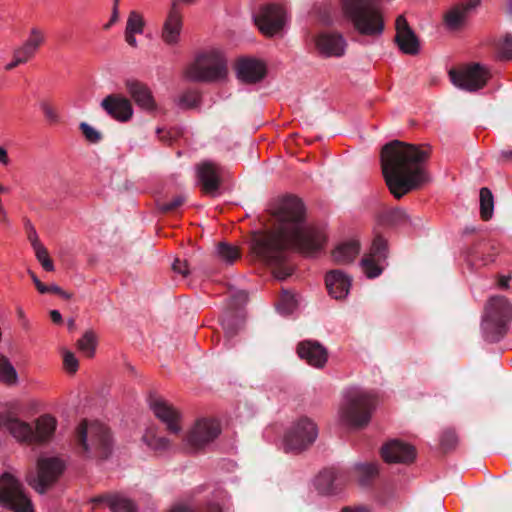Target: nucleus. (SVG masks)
<instances>
[{"instance_id": "f257e3e1", "label": "nucleus", "mask_w": 512, "mask_h": 512, "mask_svg": "<svg viewBox=\"0 0 512 512\" xmlns=\"http://www.w3.org/2000/svg\"><path fill=\"white\" fill-rule=\"evenodd\" d=\"M304 212V205L300 199H283L274 212L279 221V229L254 240L253 250L256 255L267 264L277 265L284 260V251L289 246L306 254L320 249L326 240L325 232L307 225L304 221Z\"/></svg>"}, {"instance_id": "f03ea898", "label": "nucleus", "mask_w": 512, "mask_h": 512, "mask_svg": "<svg viewBox=\"0 0 512 512\" xmlns=\"http://www.w3.org/2000/svg\"><path fill=\"white\" fill-rule=\"evenodd\" d=\"M429 150L394 140L381 151L382 173L390 192L399 199L428 180L423 164Z\"/></svg>"}, {"instance_id": "7ed1b4c3", "label": "nucleus", "mask_w": 512, "mask_h": 512, "mask_svg": "<svg viewBox=\"0 0 512 512\" xmlns=\"http://www.w3.org/2000/svg\"><path fill=\"white\" fill-rule=\"evenodd\" d=\"M341 12L361 35L380 37L385 29L382 5L379 0H341Z\"/></svg>"}, {"instance_id": "20e7f679", "label": "nucleus", "mask_w": 512, "mask_h": 512, "mask_svg": "<svg viewBox=\"0 0 512 512\" xmlns=\"http://www.w3.org/2000/svg\"><path fill=\"white\" fill-rule=\"evenodd\" d=\"M113 439L108 427L83 420L75 430L74 448L86 459L106 460L113 452Z\"/></svg>"}, {"instance_id": "39448f33", "label": "nucleus", "mask_w": 512, "mask_h": 512, "mask_svg": "<svg viewBox=\"0 0 512 512\" xmlns=\"http://www.w3.org/2000/svg\"><path fill=\"white\" fill-rule=\"evenodd\" d=\"M56 424V419L50 415L39 417L33 427L11 413H0V428L9 432L18 441L29 444L49 441L55 432Z\"/></svg>"}, {"instance_id": "423d86ee", "label": "nucleus", "mask_w": 512, "mask_h": 512, "mask_svg": "<svg viewBox=\"0 0 512 512\" xmlns=\"http://www.w3.org/2000/svg\"><path fill=\"white\" fill-rule=\"evenodd\" d=\"M227 60L219 49H211L199 54L186 66L184 76L195 82H213L223 80L227 76Z\"/></svg>"}, {"instance_id": "0eeeda50", "label": "nucleus", "mask_w": 512, "mask_h": 512, "mask_svg": "<svg viewBox=\"0 0 512 512\" xmlns=\"http://www.w3.org/2000/svg\"><path fill=\"white\" fill-rule=\"evenodd\" d=\"M377 404L374 395L364 391H352L341 407V417L350 426L355 428L365 427Z\"/></svg>"}, {"instance_id": "6e6552de", "label": "nucleus", "mask_w": 512, "mask_h": 512, "mask_svg": "<svg viewBox=\"0 0 512 512\" xmlns=\"http://www.w3.org/2000/svg\"><path fill=\"white\" fill-rule=\"evenodd\" d=\"M65 468V462L58 457L39 458L36 473L30 472L26 480L36 492L44 494L58 481Z\"/></svg>"}, {"instance_id": "1a4fd4ad", "label": "nucleus", "mask_w": 512, "mask_h": 512, "mask_svg": "<svg viewBox=\"0 0 512 512\" xmlns=\"http://www.w3.org/2000/svg\"><path fill=\"white\" fill-rule=\"evenodd\" d=\"M0 506L14 512H34L32 502L26 495L22 483L8 472L0 476Z\"/></svg>"}, {"instance_id": "9d476101", "label": "nucleus", "mask_w": 512, "mask_h": 512, "mask_svg": "<svg viewBox=\"0 0 512 512\" xmlns=\"http://www.w3.org/2000/svg\"><path fill=\"white\" fill-rule=\"evenodd\" d=\"M448 74L450 81L455 87L468 92L482 89L489 79L488 70L480 64H471L451 69Z\"/></svg>"}, {"instance_id": "9b49d317", "label": "nucleus", "mask_w": 512, "mask_h": 512, "mask_svg": "<svg viewBox=\"0 0 512 512\" xmlns=\"http://www.w3.org/2000/svg\"><path fill=\"white\" fill-rule=\"evenodd\" d=\"M288 21L289 17L286 10L277 4L263 6L258 14L254 16V22L259 31L267 37L281 34Z\"/></svg>"}, {"instance_id": "f8f14e48", "label": "nucleus", "mask_w": 512, "mask_h": 512, "mask_svg": "<svg viewBox=\"0 0 512 512\" xmlns=\"http://www.w3.org/2000/svg\"><path fill=\"white\" fill-rule=\"evenodd\" d=\"M317 435L316 425L308 418H301L286 433L285 449L295 453L301 452L314 443Z\"/></svg>"}, {"instance_id": "ddd939ff", "label": "nucleus", "mask_w": 512, "mask_h": 512, "mask_svg": "<svg viewBox=\"0 0 512 512\" xmlns=\"http://www.w3.org/2000/svg\"><path fill=\"white\" fill-rule=\"evenodd\" d=\"M220 432L221 428L216 420L204 418L194 424L184 441L191 450L198 451L213 442Z\"/></svg>"}, {"instance_id": "4468645a", "label": "nucleus", "mask_w": 512, "mask_h": 512, "mask_svg": "<svg viewBox=\"0 0 512 512\" xmlns=\"http://www.w3.org/2000/svg\"><path fill=\"white\" fill-rule=\"evenodd\" d=\"M182 29L183 16L179 8V0H173L163 22L161 40L168 46H177L181 40Z\"/></svg>"}, {"instance_id": "2eb2a0df", "label": "nucleus", "mask_w": 512, "mask_h": 512, "mask_svg": "<svg viewBox=\"0 0 512 512\" xmlns=\"http://www.w3.org/2000/svg\"><path fill=\"white\" fill-rule=\"evenodd\" d=\"M315 48L325 58H340L345 55L347 41L341 33L324 31L314 37Z\"/></svg>"}, {"instance_id": "dca6fc26", "label": "nucleus", "mask_w": 512, "mask_h": 512, "mask_svg": "<svg viewBox=\"0 0 512 512\" xmlns=\"http://www.w3.org/2000/svg\"><path fill=\"white\" fill-rule=\"evenodd\" d=\"M395 31V42L402 53L417 55L420 52V41L404 15L396 18Z\"/></svg>"}, {"instance_id": "f3484780", "label": "nucleus", "mask_w": 512, "mask_h": 512, "mask_svg": "<svg viewBox=\"0 0 512 512\" xmlns=\"http://www.w3.org/2000/svg\"><path fill=\"white\" fill-rule=\"evenodd\" d=\"M345 472L336 468L321 471L315 479V487L324 495L338 494L347 483Z\"/></svg>"}, {"instance_id": "a211bd4d", "label": "nucleus", "mask_w": 512, "mask_h": 512, "mask_svg": "<svg viewBox=\"0 0 512 512\" xmlns=\"http://www.w3.org/2000/svg\"><path fill=\"white\" fill-rule=\"evenodd\" d=\"M100 106L110 117L119 122L129 121L134 114L132 103L121 94L107 95L101 101Z\"/></svg>"}, {"instance_id": "6ab92c4d", "label": "nucleus", "mask_w": 512, "mask_h": 512, "mask_svg": "<svg viewBox=\"0 0 512 512\" xmlns=\"http://www.w3.org/2000/svg\"><path fill=\"white\" fill-rule=\"evenodd\" d=\"M149 405L155 416L166 424L169 433L177 435L181 431V427L178 424V412L165 400L160 397L150 395Z\"/></svg>"}, {"instance_id": "aec40b11", "label": "nucleus", "mask_w": 512, "mask_h": 512, "mask_svg": "<svg viewBox=\"0 0 512 512\" xmlns=\"http://www.w3.org/2000/svg\"><path fill=\"white\" fill-rule=\"evenodd\" d=\"M383 459L388 463H411L416 457V450L400 440H391L381 449Z\"/></svg>"}, {"instance_id": "412c9836", "label": "nucleus", "mask_w": 512, "mask_h": 512, "mask_svg": "<svg viewBox=\"0 0 512 512\" xmlns=\"http://www.w3.org/2000/svg\"><path fill=\"white\" fill-rule=\"evenodd\" d=\"M223 169L213 161H203L196 167V174L202 188L207 193L218 190L221 183Z\"/></svg>"}, {"instance_id": "4be33fe9", "label": "nucleus", "mask_w": 512, "mask_h": 512, "mask_svg": "<svg viewBox=\"0 0 512 512\" xmlns=\"http://www.w3.org/2000/svg\"><path fill=\"white\" fill-rule=\"evenodd\" d=\"M125 87L139 108L147 112H154L157 109L153 94L146 84L135 79H128L125 82Z\"/></svg>"}, {"instance_id": "5701e85b", "label": "nucleus", "mask_w": 512, "mask_h": 512, "mask_svg": "<svg viewBox=\"0 0 512 512\" xmlns=\"http://www.w3.org/2000/svg\"><path fill=\"white\" fill-rule=\"evenodd\" d=\"M237 77L245 83H256L266 74V65L256 58H241L237 63Z\"/></svg>"}, {"instance_id": "b1692460", "label": "nucleus", "mask_w": 512, "mask_h": 512, "mask_svg": "<svg viewBox=\"0 0 512 512\" xmlns=\"http://www.w3.org/2000/svg\"><path fill=\"white\" fill-rule=\"evenodd\" d=\"M297 353L301 359L316 368H322L327 362L326 349L316 341L305 340L298 344Z\"/></svg>"}, {"instance_id": "393cba45", "label": "nucleus", "mask_w": 512, "mask_h": 512, "mask_svg": "<svg viewBox=\"0 0 512 512\" xmlns=\"http://www.w3.org/2000/svg\"><path fill=\"white\" fill-rule=\"evenodd\" d=\"M325 283L333 298L344 299L349 294L352 279L341 270H333L326 274Z\"/></svg>"}, {"instance_id": "a878e982", "label": "nucleus", "mask_w": 512, "mask_h": 512, "mask_svg": "<svg viewBox=\"0 0 512 512\" xmlns=\"http://www.w3.org/2000/svg\"><path fill=\"white\" fill-rule=\"evenodd\" d=\"M485 311L491 320H509L512 318V304L502 296L490 298Z\"/></svg>"}, {"instance_id": "bb28decb", "label": "nucleus", "mask_w": 512, "mask_h": 512, "mask_svg": "<svg viewBox=\"0 0 512 512\" xmlns=\"http://www.w3.org/2000/svg\"><path fill=\"white\" fill-rule=\"evenodd\" d=\"M145 20L141 13L131 11L126 21L124 37L126 43L133 48L138 47L136 35H141L144 32Z\"/></svg>"}, {"instance_id": "cd10ccee", "label": "nucleus", "mask_w": 512, "mask_h": 512, "mask_svg": "<svg viewBox=\"0 0 512 512\" xmlns=\"http://www.w3.org/2000/svg\"><path fill=\"white\" fill-rule=\"evenodd\" d=\"M479 4V0H470L467 4H460L450 9L445 16V23L450 30L459 29L466 20L467 13Z\"/></svg>"}, {"instance_id": "c85d7f7f", "label": "nucleus", "mask_w": 512, "mask_h": 512, "mask_svg": "<svg viewBox=\"0 0 512 512\" xmlns=\"http://www.w3.org/2000/svg\"><path fill=\"white\" fill-rule=\"evenodd\" d=\"M360 252V244L352 239L339 243L332 252L333 260L338 264H348L354 261Z\"/></svg>"}, {"instance_id": "c756f323", "label": "nucleus", "mask_w": 512, "mask_h": 512, "mask_svg": "<svg viewBox=\"0 0 512 512\" xmlns=\"http://www.w3.org/2000/svg\"><path fill=\"white\" fill-rule=\"evenodd\" d=\"M94 503H106L112 512H137L134 503L119 494H104L93 499Z\"/></svg>"}, {"instance_id": "7c9ffc66", "label": "nucleus", "mask_w": 512, "mask_h": 512, "mask_svg": "<svg viewBox=\"0 0 512 512\" xmlns=\"http://www.w3.org/2000/svg\"><path fill=\"white\" fill-rule=\"evenodd\" d=\"M384 261V259H379L378 257L369 254L362 258L360 267L367 278L373 279L381 275Z\"/></svg>"}, {"instance_id": "2f4dec72", "label": "nucleus", "mask_w": 512, "mask_h": 512, "mask_svg": "<svg viewBox=\"0 0 512 512\" xmlns=\"http://www.w3.org/2000/svg\"><path fill=\"white\" fill-rule=\"evenodd\" d=\"M481 330L487 341H499L508 330L507 322H481Z\"/></svg>"}, {"instance_id": "473e14b6", "label": "nucleus", "mask_w": 512, "mask_h": 512, "mask_svg": "<svg viewBox=\"0 0 512 512\" xmlns=\"http://www.w3.org/2000/svg\"><path fill=\"white\" fill-rule=\"evenodd\" d=\"M480 215L485 221L489 220L493 216L494 212V197L491 190L487 187L480 189Z\"/></svg>"}, {"instance_id": "72a5a7b5", "label": "nucleus", "mask_w": 512, "mask_h": 512, "mask_svg": "<svg viewBox=\"0 0 512 512\" xmlns=\"http://www.w3.org/2000/svg\"><path fill=\"white\" fill-rule=\"evenodd\" d=\"M355 472L361 486H369L378 475V468L375 464H357Z\"/></svg>"}, {"instance_id": "f704fd0d", "label": "nucleus", "mask_w": 512, "mask_h": 512, "mask_svg": "<svg viewBox=\"0 0 512 512\" xmlns=\"http://www.w3.org/2000/svg\"><path fill=\"white\" fill-rule=\"evenodd\" d=\"M96 345L97 337L92 330L86 331L77 341L78 350L88 358H92L94 356Z\"/></svg>"}, {"instance_id": "c9c22d12", "label": "nucleus", "mask_w": 512, "mask_h": 512, "mask_svg": "<svg viewBox=\"0 0 512 512\" xmlns=\"http://www.w3.org/2000/svg\"><path fill=\"white\" fill-rule=\"evenodd\" d=\"M215 255L219 262L225 265H231L239 258L240 254L236 247L221 243L218 245Z\"/></svg>"}, {"instance_id": "e433bc0d", "label": "nucleus", "mask_w": 512, "mask_h": 512, "mask_svg": "<svg viewBox=\"0 0 512 512\" xmlns=\"http://www.w3.org/2000/svg\"><path fill=\"white\" fill-rule=\"evenodd\" d=\"M0 379L8 385L15 384L18 376L8 358L0 354Z\"/></svg>"}, {"instance_id": "4c0bfd02", "label": "nucleus", "mask_w": 512, "mask_h": 512, "mask_svg": "<svg viewBox=\"0 0 512 512\" xmlns=\"http://www.w3.org/2000/svg\"><path fill=\"white\" fill-rule=\"evenodd\" d=\"M143 439L147 445L156 452H165L172 447L171 441L166 437L157 436L155 434L147 433Z\"/></svg>"}, {"instance_id": "58836bf2", "label": "nucleus", "mask_w": 512, "mask_h": 512, "mask_svg": "<svg viewBox=\"0 0 512 512\" xmlns=\"http://www.w3.org/2000/svg\"><path fill=\"white\" fill-rule=\"evenodd\" d=\"M45 42V33L38 27H33L30 29L28 37L24 41L25 44L33 48L38 52L40 47Z\"/></svg>"}, {"instance_id": "ea45409f", "label": "nucleus", "mask_w": 512, "mask_h": 512, "mask_svg": "<svg viewBox=\"0 0 512 512\" xmlns=\"http://www.w3.org/2000/svg\"><path fill=\"white\" fill-rule=\"evenodd\" d=\"M277 307L282 316L290 315L297 307V299L295 295L285 292Z\"/></svg>"}, {"instance_id": "a19ab883", "label": "nucleus", "mask_w": 512, "mask_h": 512, "mask_svg": "<svg viewBox=\"0 0 512 512\" xmlns=\"http://www.w3.org/2000/svg\"><path fill=\"white\" fill-rule=\"evenodd\" d=\"M37 260L46 271H54V264L49 257L48 251L44 245L33 248Z\"/></svg>"}, {"instance_id": "79ce46f5", "label": "nucleus", "mask_w": 512, "mask_h": 512, "mask_svg": "<svg viewBox=\"0 0 512 512\" xmlns=\"http://www.w3.org/2000/svg\"><path fill=\"white\" fill-rule=\"evenodd\" d=\"M199 103V97L196 92H185L177 99V106L182 109L194 108Z\"/></svg>"}, {"instance_id": "37998d69", "label": "nucleus", "mask_w": 512, "mask_h": 512, "mask_svg": "<svg viewBox=\"0 0 512 512\" xmlns=\"http://www.w3.org/2000/svg\"><path fill=\"white\" fill-rule=\"evenodd\" d=\"M498 54L505 60H512V35H505L499 42Z\"/></svg>"}, {"instance_id": "c03bdc74", "label": "nucleus", "mask_w": 512, "mask_h": 512, "mask_svg": "<svg viewBox=\"0 0 512 512\" xmlns=\"http://www.w3.org/2000/svg\"><path fill=\"white\" fill-rule=\"evenodd\" d=\"M458 438L453 430H445L441 436V447L447 452L454 449L457 445Z\"/></svg>"}, {"instance_id": "a18cd8bd", "label": "nucleus", "mask_w": 512, "mask_h": 512, "mask_svg": "<svg viewBox=\"0 0 512 512\" xmlns=\"http://www.w3.org/2000/svg\"><path fill=\"white\" fill-rule=\"evenodd\" d=\"M37 51L25 44L24 42L18 48L14 50V55L18 56V60L23 62L24 64L30 61L35 55Z\"/></svg>"}, {"instance_id": "49530a36", "label": "nucleus", "mask_w": 512, "mask_h": 512, "mask_svg": "<svg viewBox=\"0 0 512 512\" xmlns=\"http://www.w3.org/2000/svg\"><path fill=\"white\" fill-rule=\"evenodd\" d=\"M386 247H387L386 240L381 237H377L373 241L370 254L378 257L379 259L385 260L386 259Z\"/></svg>"}, {"instance_id": "de8ad7c7", "label": "nucleus", "mask_w": 512, "mask_h": 512, "mask_svg": "<svg viewBox=\"0 0 512 512\" xmlns=\"http://www.w3.org/2000/svg\"><path fill=\"white\" fill-rule=\"evenodd\" d=\"M63 364L64 368L69 373H75L78 369V360L75 357L74 353L70 351H65L63 353Z\"/></svg>"}, {"instance_id": "09e8293b", "label": "nucleus", "mask_w": 512, "mask_h": 512, "mask_svg": "<svg viewBox=\"0 0 512 512\" xmlns=\"http://www.w3.org/2000/svg\"><path fill=\"white\" fill-rule=\"evenodd\" d=\"M80 129L82 130L85 138L92 143L98 142L101 138L100 133L86 122L80 124Z\"/></svg>"}, {"instance_id": "8fccbe9b", "label": "nucleus", "mask_w": 512, "mask_h": 512, "mask_svg": "<svg viewBox=\"0 0 512 512\" xmlns=\"http://www.w3.org/2000/svg\"><path fill=\"white\" fill-rule=\"evenodd\" d=\"M198 309H199L198 304L190 303L188 306L180 308L177 316L179 318L193 319L197 316Z\"/></svg>"}, {"instance_id": "3c124183", "label": "nucleus", "mask_w": 512, "mask_h": 512, "mask_svg": "<svg viewBox=\"0 0 512 512\" xmlns=\"http://www.w3.org/2000/svg\"><path fill=\"white\" fill-rule=\"evenodd\" d=\"M40 107H41V110L43 111L46 119L49 122L56 123L59 121V115L51 105L43 102V103H41Z\"/></svg>"}, {"instance_id": "603ef678", "label": "nucleus", "mask_w": 512, "mask_h": 512, "mask_svg": "<svg viewBox=\"0 0 512 512\" xmlns=\"http://www.w3.org/2000/svg\"><path fill=\"white\" fill-rule=\"evenodd\" d=\"M220 324L226 338L231 339L237 335L239 331L238 322H220Z\"/></svg>"}, {"instance_id": "864d4df0", "label": "nucleus", "mask_w": 512, "mask_h": 512, "mask_svg": "<svg viewBox=\"0 0 512 512\" xmlns=\"http://www.w3.org/2000/svg\"><path fill=\"white\" fill-rule=\"evenodd\" d=\"M185 201V197L183 195H177L172 200L164 202L161 204L160 209L162 211H171L180 205H182Z\"/></svg>"}, {"instance_id": "5fc2aeb1", "label": "nucleus", "mask_w": 512, "mask_h": 512, "mask_svg": "<svg viewBox=\"0 0 512 512\" xmlns=\"http://www.w3.org/2000/svg\"><path fill=\"white\" fill-rule=\"evenodd\" d=\"M172 269L175 273L181 274L186 277L189 275L190 270L186 260L176 259L172 264Z\"/></svg>"}, {"instance_id": "6e6d98bb", "label": "nucleus", "mask_w": 512, "mask_h": 512, "mask_svg": "<svg viewBox=\"0 0 512 512\" xmlns=\"http://www.w3.org/2000/svg\"><path fill=\"white\" fill-rule=\"evenodd\" d=\"M407 220L408 217L403 210H395L389 214V221L394 225L405 223Z\"/></svg>"}, {"instance_id": "4d7b16f0", "label": "nucleus", "mask_w": 512, "mask_h": 512, "mask_svg": "<svg viewBox=\"0 0 512 512\" xmlns=\"http://www.w3.org/2000/svg\"><path fill=\"white\" fill-rule=\"evenodd\" d=\"M28 239H29V241L31 243L32 248H35L37 246L43 245L40 242L38 234H37L35 228L32 225H30V228H29Z\"/></svg>"}, {"instance_id": "13d9d810", "label": "nucleus", "mask_w": 512, "mask_h": 512, "mask_svg": "<svg viewBox=\"0 0 512 512\" xmlns=\"http://www.w3.org/2000/svg\"><path fill=\"white\" fill-rule=\"evenodd\" d=\"M47 289H48V293H56L65 299H69L71 296L69 293L64 291L61 287H59L56 284L47 286Z\"/></svg>"}, {"instance_id": "bf43d9fd", "label": "nucleus", "mask_w": 512, "mask_h": 512, "mask_svg": "<svg viewBox=\"0 0 512 512\" xmlns=\"http://www.w3.org/2000/svg\"><path fill=\"white\" fill-rule=\"evenodd\" d=\"M30 275H31V278L37 288V290L41 293V294H46L48 293V289H47V285H44L38 278L37 276L30 272Z\"/></svg>"}, {"instance_id": "052dcab7", "label": "nucleus", "mask_w": 512, "mask_h": 512, "mask_svg": "<svg viewBox=\"0 0 512 512\" xmlns=\"http://www.w3.org/2000/svg\"><path fill=\"white\" fill-rule=\"evenodd\" d=\"M341 512H371L369 508L366 506H357V507H343Z\"/></svg>"}, {"instance_id": "680f3d73", "label": "nucleus", "mask_w": 512, "mask_h": 512, "mask_svg": "<svg viewBox=\"0 0 512 512\" xmlns=\"http://www.w3.org/2000/svg\"><path fill=\"white\" fill-rule=\"evenodd\" d=\"M21 64H24L23 62H20V60H18V56H15L13 54V59L11 62L7 63L5 65V70L7 71H10L12 69H14L15 67H17L18 65H21Z\"/></svg>"}, {"instance_id": "e2e57ef3", "label": "nucleus", "mask_w": 512, "mask_h": 512, "mask_svg": "<svg viewBox=\"0 0 512 512\" xmlns=\"http://www.w3.org/2000/svg\"><path fill=\"white\" fill-rule=\"evenodd\" d=\"M511 279V276H501L499 280V286L504 289L509 288V281Z\"/></svg>"}, {"instance_id": "0e129e2a", "label": "nucleus", "mask_w": 512, "mask_h": 512, "mask_svg": "<svg viewBox=\"0 0 512 512\" xmlns=\"http://www.w3.org/2000/svg\"><path fill=\"white\" fill-rule=\"evenodd\" d=\"M0 162L4 165L9 163L7 151L3 147H0Z\"/></svg>"}, {"instance_id": "69168bd1", "label": "nucleus", "mask_w": 512, "mask_h": 512, "mask_svg": "<svg viewBox=\"0 0 512 512\" xmlns=\"http://www.w3.org/2000/svg\"><path fill=\"white\" fill-rule=\"evenodd\" d=\"M0 222L9 225L10 221L8 218V213L5 209L0 210Z\"/></svg>"}, {"instance_id": "338daca9", "label": "nucleus", "mask_w": 512, "mask_h": 512, "mask_svg": "<svg viewBox=\"0 0 512 512\" xmlns=\"http://www.w3.org/2000/svg\"><path fill=\"white\" fill-rule=\"evenodd\" d=\"M170 512H196V511L194 509H191L188 507L179 506V507H175Z\"/></svg>"}, {"instance_id": "774afa93", "label": "nucleus", "mask_w": 512, "mask_h": 512, "mask_svg": "<svg viewBox=\"0 0 512 512\" xmlns=\"http://www.w3.org/2000/svg\"><path fill=\"white\" fill-rule=\"evenodd\" d=\"M207 512H222V509L217 504H211L208 506Z\"/></svg>"}]
</instances>
